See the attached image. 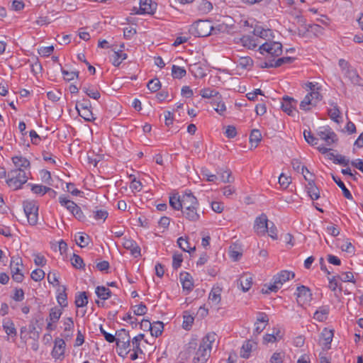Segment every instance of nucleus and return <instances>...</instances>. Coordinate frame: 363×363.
<instances>
[{
    "label": "nucleus",
    "mask_w": 363,
    "mask_h": 363,
    "mask_svg": "<svg viewBox=\"0 0 363 363\" xmlns=\"http://www.w3.org/2000/svg\"><path fill=\"white\" fill-rule=\"evenodd\" d=\"M216 337V333H210L202 339L193 359L194 363H205L207 361L210 357L212 343L215 342Z\"/></svg>",
    "instance_id": "nucleus-1"
},
{
    "label": "nucleus",
    "mask_w": 363,
    "mask_h": 363,
    "mask_svg": "<svg viewBox=\"0 0 363 363\" xmlns=\"http://www.w3.org/2000/svg\"><path fill=\"white\" fill-rule=\"evenodd\" d=\"M182 207L184 216L190 220H197L199 219V214L197 213L198 201L196 198L191 194V192H186L182 196Z\"/></svg>",
    "instance_id": "nucleus-2"
},
{
    "label": "nucleus",
    "mask_w": 363,
    "mask_h": 363,
    "mask_svg": "<svg viewBox=\"0 0 363 363\" xmlns=\"http://www.w3.org/2000/svg\"><path fill=\"white\" fill-rule=\"evenodd\" d=\"M303 88L308 92L304 99L300 103V108L303 111H311L315 108L318 103V86L313 82H307Z\"/></svg>",
    "instance_id": "nucleus-3"
},
{
    "label": "nucleus",
    "mask_w": 363,
    "mask_h": 363,
    "mask_svg": "<svg viewBox=\"0 0 363 363\" xmlns=\"http://www.w3.org/2000/svg\"><path fill=\"white\" fill-rule=\"evenodd\" d=\"M294 276L295 274L293 272L283 270L275 275L272 279L273 282L265 285L262 291L264 294H269L271 291L276 292L284 282L289 280L290 277L294 278Z\"/></svg>",
    "instance_id": "nucleus-4"
},
{
    "label": "nucleus",
    "mask_w": 363,
    "mask_h": 363,
    "mask_svg": "<svg viewBox=\"0 0 363 363\" xmlns=\"http://www.w3.org/2000/svg\"><path fill=\"white\" fill-rule=\"evenodd\" d=\"M6 184L13 190H17L28 181L26 172L21 169H11L8 173Z\"/></svg>",
    "instance_id": "nucleus-5"
},
{
    "label": "nucleus",
    "mask_w": 363,
    "mask_h": 363,
    "mask_svg": "<svg viewBox=\"0 0 363 363\" xmlns=\"http://www.w3.org/2000/svg\"><path fill=\"white\" fill-rule=\"evenodd\" d=\"M213 26L208 21H198L191 26L189 32L196 37H206L211 34Z\"/></svg>",
    "instance_id": "nucleus-6"
},
{
    "label": "nucleus",
    "mask_w": 363,
    "mask_h": 363,
    "mask_svg": "<svg viewBox=\"0 0 363 363\" xmlns=\"http://www.w3.org/2000/svg\"><path fill=\"white\" fill-rule=\"evenodd\" d=\"M259 52L269 57H278L282 53V45L279 42L267 41L259 48Z\"/></svg>",
    "instance_id": "nucleus-7"
},
{
    "label": "nucleus",
    "mask_w": 363,
    "mask_h": 363,
    "mask_svg": "<svg viewBox=\"0 0 363 363\" xmlns=\"http://www.w3.org/2000/svg\"><path fill=\"white\" fill-rule=\"evenodd\" d=\"M319 140L323 142L319 147L323 145L327 147H333L337 144L339 138L331 128H324L323 130L319 131Z\"/></svg>",
    "instance_id": "nucleus-8"
},
{
    "label": "nucleus",
    "mask_w": 363,
    "mask_h": 363,
    "mask_svg": "<svg viewBox=\"0 0 363 363\" xmlns=\"http://www.w3.org/2000/svg\"><path fill=\"white\" fill-rule=\"evenodd\" d=\"M334 152L333 147H327L323 145L319 147V152L322 155H326V157L330 160H333L335 164H340L344 167L349 165L350 162L349 159L346 158L344 155L335 154Z\"/></svg>",
    "instance_id": "nucleus-9"
},
{
    "label": "nucleus",
    "mask_w": 363,
    "mask_h": 363,
    "mask_svg": "<svg viewBox=\"0 0 363 363\" xmlns=\"http://www.w3.org/2000/svg\"><path fill=\"white\" fill-rule=\"evenodd\" d=\"M23 211L30 225H35L38 219V206L34 201H25Z\"/></svg>",
    "instance_id": "nucleus-10"
},
{
    "label": "nucleus",
    "mask_w": 363,
    "mask_h": 363,
    "mask_svg": "<svg viewBox=\"0 0 363 363\" xmlns=\"http://www.w3.org/2000/svg\"><path fill=\"white\" fill-rule=\"evenodd\" d=\"M304 179L308 182V185L306 186L307 193L310 196L312 201H315L318 199V193L315 191V189L316 187L315 185V174L309 171V169L306 167V169H302V172Z\"/></svg>",
    "instance_id": "nucleus-11"
},
{
    "label": "nucleus",
    "mask_w": 363,
    "mask_h": 363,
    "mask_svg": "<svg viewBox=\"0 0 363 363\" xmlns=\"http://www.w3.org/2000/svg\"><path fill=\"white\" fill-rule=\"evenodd\" d=\"M23 267L22 259L19 257H13L11 258L10 268L12 275V279L20 283L23 280L24 275L21 272Z\"/></svg>",
    "instance_id": "nucleus-12"
},
{
    "label": "nucleus",
    "mask_w": 363,
    "mask_h": 363,
    "mask_svg": "<svg viewBox=\"0 0 363 363\" xmlns=\"http://www.w3.org/2000/svg\"><path fill=\"white\" fill-rule=\"evenodd\" d=\"M116 342L117 346L121 349L123 350L126 352L131 350L130 345V337L128 332L125 329H122L116 333Z\"/></svg>",
    "instance_id": "nucleus-13"
},
{
    "label": "nucleus",
    "mask_w": 363,
    "mask_h": 363,
    "mask_svg": "<svg viewBox=\"0 0 363 363\" xmlns=\"http://www.w3.org/2000/svg\"><path fill=\"white\" fill-rule=\"evenodd\" d=\"M157 6V3L153 0H140V7L135 13L152 15L155 13Z\"/></svg>",
    "instance_id": "nucleus-14"
},
{
    "label": "nucleus",
    "mask_w": 363,
    "mask_h": 363,
    "mask_svg": "<svg viewBox=\"0 0 363 363\" xmlns=\"http://www.w3.org/2000/svg\"><path fill=\"white\" fill-rule=\"evenodd\" d=\"M268 229V219L265 214L262 213L256 218L254 224V230L259 235H264Z\"/></svg>",
    "instance_id": "nucleus-15"
},
{
    "label": "nucleus",
    "mask_w": 363,
    "mask_h": 363,
    "mask_svg": "<svg viewBox=\"0 0 363 363\" xmlns=\"http://www.w3.org/2000/svg\"><path fill=\"white\" fill-rule=\"evenodd\" d=\"M297 301L300 305H304L311 300V293L310 289L305 286H301L296 289Z\"/></svg>",
    "instance_id": "nucleus-16"
},
{
    "label": "nucleus",
    "mask_w": 363,
    "mask_h": 363,
    "mask_svg": "<svg viewBox=\"0 0 363 363\" xmlns=\"http://www.w3.org/2000/svg\"><path fill=\"white\" fill-rule=\"evenodd\" d=\"M269 318L266 313H259L257 317V320L255 323V329L253 334L255 335H259L266 328L268 324Z\"/></svg>",
    "instance_id": "nucleus-17"
},
{
    "label": "nucleus",
    "mask_w": 363,
    "mask_h": 363,
    "mask_svg": "<svg viewBox=\"0 0 363 363\" xmlns=\"http://www.w3.org/2000/svg\"><path fill=\"white\" fill-rule=\"evenodd\" d=\"M297 101L289 96H284L281 104L282 110L289 116H294L296 112Z\"/></svg>",
    "instance_id": "nucleus-18"
},
{
    "label": "nucleus",
    "mask_w": 363,
    "mask_h": 363,
    "mask_svg": "<svg viewBox=\"0 0 363 363\" xmlns=\"http://www.w3.org/2000/svg\"><path fill=\"white\" fill-rule=\"evenodd\" d=\"M334 336V330L325 328L320 335V340H323V345L322 347L323 350L330 349V344Z\"/></svg>",
    "instance_id": "nucleus-19"
},
{
    "label": "nucleus",
    "mask_w": 363,
    "mask_h": 363,
    "mask_svg": "<svg viewBox=\"0 0 363 363\" xmlns=\"http://www.w3.org/2000/svg\"><path fill=\"white\" fill-rule=\"evenodd\" d=\"M65 342L61 338H56L54 342V347L52 356L55 359L62 358L65 351Z\"/></svg>",
    "instance_id": "nucleus-20"
},
{
    "label": "nucleus",
    "mask_w": 363,
    "mask_h": 363,
    "mask_svg": "<svg viewBox=\"0 0 363 363\" xmlns=\"http://www.w3.org/2000/svg\"><path fill=\"white\" fill-rule=\"evenodd\" d=\"M11 160L15 167L13 169H21L26 172L30 167L29 160L21 155L13 156L11 157Z\"/></svg>",
    "instance_id": "nucleus-21"
},
{
    "label": "nucleus",
    "mask_w": 363,
    "mask_h": 363,
    "mask_svg": "<svg viewBox=\"0 0 363 363\" xmlns=\"http://www.w3.org/2000/svg\"><path fill=\"white\" fill-rule=\"evenodd\" d=\"M123 245L125 249L130 250L131 255L135 257L140 255V248L134 240L124 238Z\"/></svg>",
    "instance_id": "nucleus-22"
},
{
    "label": "nucleus",
    "mask_w": 363,
    "mask_h": 363,
    "mask_svg": "<svg viewBox=\"0 0 363 363\" xmlns=\"http://www.w3.org/2000/svg\"><path fill=\"white\" fill-rule=\"evenodd\" d=\"M113 53L111 56V61L112 64L118 67L121 62L127 58V54L123 52L121 50L112 49Z\"/></svg>",
    "instance_id": "nucleus-23"
},
{
    "label": "nucleus",
    "mask_w": 363,
    "mask_h": 363,
    "mask_svg": "<svg viewBox=\"0 0 363 363\" xmlns=\"http://www.w3.org/2000/svg\"><path fill=\"white\" fill-rule=\"evenodd\" d=\"M345 75L353 84L363 86V79L359 76L356 69H347L345 72Z\"/></svg>",
    "instance_id": "nucleus-24"
},
{
    "label": "nucleus",
    "mask_w": 363,
    "mask_h": 363,
    "mask_svg": "<svg viewBox=\"0 0 363 363\" xmlns=\"http://www.w3.org/2000/svg\"><path fill=\"white\" fill-rule=\"evenodd\" d=\"M240 42L242 46L248 48V49H255L259 42H257V38H256L254 35H244L241 38H240Z\"/></svg>",
    "instance_id": "nucleus-25"
},
{
    "label": "nucleus",
    "mask_w": 363,
    "mask_h": 363,
    "mask_svg": "<svg viewBox=\"0 0 363 363\" xmlns=\"http://www.w3.org/2000/svg\"><path fill=\"white\" fill-rule=\"evenodd\" d=\"M209 303L213 306H218L221 301V289L218 286L213 287L208 296Z\"/></svg>",
    "instance_id": "nucleus-26"
},
{
    "label": "nucleus",
    "mask_w": 363,
    "mask_h": 363,
    "mask_svg": "<svg viewBox=\"0 0 363 363\" xmlns=\"http://www.w3.org/2000/svg\"><path fill=\"white\" fill-rule=\"evenodd\" d=\"M63 333L62 336L65 338H71L73 335L74 322L72 318H67L64 320L63 323Z\"/></svg>",
    "instance_id": "nucleus-27"
},
{
    "label": "nucleus",
    "mask_w": 363,
    "mask_h": 363,
    "mask_svg": "<svg viewBox=\"0 0 363 363\" xmlns=\"http://www.w3.org/2000/svg\"><path fill=\"white\" fill-rule=\"evenodd\" d=\"M180 281L184 290H186L187 291H191L193 289L194 284L192 281V277L189 273H181Z\"/></svg>",
    "instance_id": "nucleus-28"
},
{
    "label": "nucleus",
    "mask_w": 363,
    "mask_h": 363,
    "mask_svg": "<svg viewBox=\"0 0 363 363\" xmlns=\"http://www.w3.org/2000/svg\"><path fill=\"white\" fill-rule=\"evenodd\" d=\"M332 178L336 184L341 189L344 196L347 199L352 200V195L348 189L345 186L343 182L337 176L332 175Z\"/></svg>",
    "instance_id": "nucleus-29"
},
{
    "label": "nucleus",
    "mask_w": 363,
    "mask_h": 363,
    "mask_svg": "<svg viewBox=\"0 0 363 363\" xmlns=\"http://www.w3.org/2000/svg\"><path fill=\"white\" fill-rule=\"evenodd\" d=\"M240 285L244 292L247 291L252 286V278L250 275H242L240 279Z\"/></svg>",
    "instance_id": "nucleus-30"
},
{
    "label": "nucleus",
    "mask_w": 363,
    "mask_h": 363,
    "mask_svg": "<svg viewBox=\"0 0 363 363\" xmlns=\"http://www.w3.org/2000/svg\"><path fill=\"white\" fill-rule=\"evenodd\" d=\"M95 292L97 296L102 300H107L111 295L110 289L103 286H97Z\"/></svg>",
    "instance_id": "nucleus-31"
},
{
    "label": "nucleus",
    "mask_w": 363,
    "mask_h": 363,
    "mask_svg": "<svg viewBox=\"0 0 363 363\" xmlns=\"http://www.w3.org/2000/svg\"><path fill=\"white\" fill-rule=\"evenodd\" d=\"M3 328L8 335L15 337L16 335V330L13 323L10 320H6L3 322Z\"/></svg>",
    "instance_id": "nucleus-32"
},
{
    "label": "nucleus",
    "mask_w": 363,
    "mask_h": 363,
    "mask_svg": "<svg viewBox=\"0 0 363 363\" xmlns=\"http://www.w3.org/2000/svg\"><path fill=\"white\" fill-rule=\"evenodd\" d=\"M163 328H164V325L162 322H160V321L154 322L153 323H152V325H151V329H150L151 335L156 337L160 336L163 331Z\"/></svg>",
    "instance_id": "nucleus-33"
},
{
    "label": "nucleus",
    "mask_w": 363,
    "mask_h": 363,
    "mask_svg": "<svg viewBox=\"0 0 363 363\" xmlns=\"http://www.w3.org/2000/svg\"><path fill=\"white\" fill-rule=\"evenodd\" d=\"M262 140V134L261 132L257 129H254L252 130L250 135V142L252 145V146L254 145L255 147H256L258 145V143Z\"/></svg>",
    "instance_id": "nucleus-34"
},
{
    "label": "nucleus",
    "mask_w": 363,
    "mask_h": 363,
    "mask_svg": "<svg viewBox=\"0 0 363 363\" xmlns=\"http://www.w3.org/2000/svg\"><path fill=\"white\" fill-rule=\"evenodd\" d=\"M59 202L62 206L66 208L70 213L73 211V209L75 208L77 205L74 201L68 199L67 197L64 196H61L59 197Z\"/></svg>",
    "instance_id": "nucleus-35"
},
{
    "label": "nucleus",
    "mask_w": 363,
    "mask_h": 363,
    "mask_svg": "<svg viewBox=\"0 0 363 363\" xmlns=\"http://www.w3.org/2000/svg\"><path fill=\"white\" fill-rule=\"evenodd\" d=\"M254 345L255 342L250 340L243 344L240 350V356L243 358H248L254 347Z\"/></svg>",
    "instance_id": "nucleus-36"
},
{
    "label": "nucleus",
    "mask_w": 363,
    "mask_h": 363,
    "mask_svg": "<svg viewBox=\"0 0 363 363\" xmlns=\"http://www.w3.org/2000/svg\"><path fill=\"white\" fill-rule=\"evenodd\" d=\"M254 36L258 39V38L265 39L271 35L272 30L269 29H264L261 27H257L254 29Z\"/></svg>",
    "instance_id": "nucleus-37"
},
{
    "label": "nucleus",
    "mask_w": 363,
    "mask_h": 363,
    "mask_svg": "<svg viewBox=\"0 0 363 363\" xmlns=\"http://www.w3.org/2000/svg\"><path fill=\"white\" fill-rule=\"evenodd\" d=\"M177 243L179 247L184 252H188L190 253L191 252L195 251L196 250L195 246H194L193 247H190L188 240L184 238L183 237H180L179 238H178Z\"/></svg>",
    "instance_id": "nucleus-38"
},
{
    "label": "nucleus",
    "mask_w": 363,
    "mask_h": 363,
    "mask_svg": "<svg viewBox=\"0 0 363 363\" xmlns=\"http://www.w3.org/2000/svg\"><path fill=\"white\" fill-rule=\"evenodd\" d=\"M77 111L79 115L86 121H92L95 119L90 108H85V107L82 106L81 109Z\"/></svg>",
    "instance_id": "nucleus-39"
},
{
    "label": "nucleus",
    "mask_w": 363,
    "mask_h": 363,
    "mask_svg": "<svg viewBox=\"0 0 363 363\" xmlns=\"http://www.w3.org/2000/svg\"><path fill=\"white\" fill-rule=\"evenodd\" d=\"M62 313L61 308L57 307L52 308L50 311L49 317L47 320L57 323L59 320Z\"/></svg>",
    "instance_id": "nucleus-40"
},
{
    "label": "nucleus",
    "mask_w": 363,
    "mask_h": 363,
    "mask_svg": "<svg viewBox=\"0 0 363 363\" xmlns=\"http://www.w3.org/2000/svg\"><path fill=\"white\" fill-rule=\"evenodd\" d=\"M144 335L143 334H139L138 335L135 336L133 338L130 345L133 347L131 350L133 351H137L140 352V353H143V350L140 347V342L143 340Z\"/></svg>",
    "instance_id": "nucleus-41"
},
{
    "label": "nucleus",
    "mask_w": 363,
    "mask_h": 363,
    "mask_svg": "<svg viewBox=\"0 0 363 363\" xmlns=\"http://www.w3.org/2000/svg\"><path fill=\"white\" fill-rule=\"evenodd\" d=\"M82 90L84 92L87 94L90 98L94 99H99L101 97V94L99 91L94 87L89 86H84Z\"/></svg>",
    "instance_id": "nucleus-42"
},
{
    "label": "nucleus",
    "mask_w": 363,
    "mask_h": 363,
    "mask_svg": "<svg viewBox=\"0 0 363 363\" xmlns=\"http://www.w3.org/2000/svg\"><path fill=\"white\" fill-rule=\"evenodd\" d=\"M186 74V71L184 67L173 65L172 67V75L175 79H182Z\"/></svg>",
    "instance_id": "nucleus-43"
},
{
    "label": "nucleus",
    "mask_w": 363,
    "mask_h": 363,
    "mask_svg": "<svg viewBox=\"0 0 363 363\" xmlns=\"http://www.w3.org/2000/svg\"><path fill=\"white\" fill-rule=\"evenodd\" d=\"M89 239V236L82 233H79L78 235L75 236L76 243L81 247H84L88 245Z\"/></svg>",
    "instance_id": "nucleus-44"
},
{
    "label": "nucleus",
    "mask_w": 363,
    "mask_h": 363,
    "mask_svg": "<svg viewBox=\"0 0 363 363\" xmlns=\"http://www.w3.org/2000/svg\"><path fill=\"white\" fill-rule=\"evenodd\" d=\"M169 204L175 210H180L182 207V197L174 195L169 198Z\"/></svg>",
    "instance_id": "nucleus-45"
},
{
    "label": "nucleus",
    "mask_w": 363,
    "mask_h": 363,
    "mask_svg": "<svg viewBox=\"0 0 363 363\" xmlns=\"http://www.w3.org/2000/svg\"><path fill=\"white\" fill-rule=\"evenodd\" d=\"M303 137L305 140L311 145H315L318 143V139L311 133V130H304Z\"/></svg>",
    "instance_id": "nucleus-46"
},
{
    "label": "nucleus",
    "mask_w": 363,
    "mask_h": 363,
    "mask_svg": "<svg viewBox=\"0 0 363 363\" xmlns=\"http://www.w3.org/2000/svg\"><path fill=\"white\" fill-rule=\"evenodd\" d=\"M338 280L340 279L337 278V276H333L332 277H328V287L331 291H335L337 288L339 289L340 291L342 290L341 284H338Z\"/></svg>",
    "instance_id": "nucleus-47"
},
{
    "label": "nucleus",
    "mask_w": 363,
    "mask_h": 363,
    "mask_svg": "<svg viewBox=\"0 0 363 363\" xmlns=\"http://www.w3.org/2000/svg\"><path fill=\"white\" fill-rule=\"evenodd\" d=\"M88 303V298L85 292H81L76 296L75 304L77 307H84Z\"/></svg>",
    "instance_id": "nucleus-48"
},
{
    "label": "nucleus",
    "mask_w": 363,
    "mask_h": 363,
    "mask_svg": "<svg viewBox=\"0 0 363 363\" xmlns=\"http://www.w3.org/2000/svg\"><path fill=\"white\" fill-rule=\"evenodd\" d=\"M200 95L205 99H210L218 95V92L215 89L209 88L203 89L200 91Z\"/></svg>",
    "instance_id": "nucleus-49"
},
{
    "label": "nucleus",
    "mask_w": 363,
    "mask_h": 363,
    "mask_svg": "<svg viewBox=\"0 0 363 363\" xmlns=\"http://www.w3.org/2000/svg\"><path fill=\"white\" fill-rule=\"evenodd\" d=\"M31 190L35 194L44 195L45 193L50 191L51 189L43 185L35 184L32 186Z\"/></svg>",
    "instance_id": "nucleus-50"
},
{
    "label": "nucleus",
    "mask_w": 363,
    "mask_h": 363,
    "mask_svg": "<svg viewBox=\"0 0 363 363\" xmlns=\"http://www.w3.org/2000/svg\"><path fill=\"white\" fill-rule=\"evenodd\" d=\"M337 278L344 282H352L355 283L354 275L351 272H342L341 274L337 275Z\"/></svg>",
    "instance_id": "nucleus-51"
},
{
    "label": "nucleus",
    "mask_w": 363,
    "mask_h": 363,
    "mask_svg": "<svg viewBox=\"0 0 363 363\" xmlns=\"http://www.w3.org/2000/svg\"><path fill=\"white\" fill-rule=\"evenodd\" d=\"M62 291L58 294V296L57 297V300L58 303L62 307H66L67 306V294L65 292L66 288L65 286H62Z\"/></svg>",
    "instance_id": "nucleus-52"
},
{
    "label": "nucleus",
    "mask_w": 363,
    "mask_h": 363,
    "mask_svg": "<svg viewBox=\"0 0 363 363\" xmlns=\"http://www.w3.org/2000/svg\"><path fill=\"white\" fill-rule=\"evenodd\" d=\"M199 9L202 13H207L213 9V5L209 1H202L199 6Z\"/></svg>",
    "instance_id": "nucleus-53"
},
{
    "label": "nucleus",
    "mask_w": 363,
    "mask_h": 363,
    "mask_svg": "<svg viewBox=\"0 0 363 363\" xmlns=\"http://www.w3.org/2000/svg\"><path fill=\"white\" fill-rule=\"evenodd\" d=\"M273 60L274 67H279L284 64L291 63L294 60V59L290 57H280V58L277 59V60Z\"/></svg>",
    "instance_id": "nucleus-54"
},
{
    "label": "nucleus",
    "mask_w": 363,
    "mask_h": 363,
    "mask_svg": "<svg viewBox=\"0 0 363 363\" xmlns=\"http://www.w3.org/2000/svg\"><path fill=\"white\" fill-rule=\"evenodd\" d=\"M329 311L330 307L328 306L319 307V322L324 321L328 318Z\"/></svg>",
    "instance_id": "nucleus-55"
},
{
    "label": "nucleus",
    "mask_w": 363,
    "mask_h": 363,
    "mask_svg": "<svg viewBox=\"0 0 363 363\" xmlns=\"http://www.w3.org/2000/svg\"><path fill=\"white\" fill-rule=\"evenodd\" d=\"M160 87L161 84L158 79H151L147 84V88L152 92L158 91Z\"/></svg>",
    "instance_id": "nucleus-56"
},
{
    "label": "nucleus",
    "mask_w": 363,
    "mask_h": 363,
    "mask_svg": "<svg viewBox=\"0 0 363 363\" xmlns=\"http://www.w3.org/2000/svg\"><path fill=\"white\" fill-rule=\"evenodd\" d=\"M93 213L94 218L96 220H102L103 221H104L106 219L108 215V212L104 209H97L94 211Z\"/></svg>",
    "instance_id": "nucleus-57"
},
{
    "label": "nucleus",
    "mask_w": 363,
    "mask_h": 363,
    "mask_svg": "<svg viewBox=\"0 0 363 363\" xmlns=\"http://www.w3.org/2000/svg\"><path fill=\"white\" fill-rule=\"evenodd\" d=\"M340 111L336 106L328 110L330 118L336 123H339L338 118H340Z\"/></svg>",
    "instance_id": "nucleus-58"
},
{
    "label": "nucleus",
    "mask_w": 363,
    "mask_h": 363,
    "mask_svg": "<svg viewBox=\"0 0 363 363\" xmlns=\"http://www.w3.org/2000/svg\"><path fill=\"white\" fill-rule=\"evenodd\" d=\"M30 277L35 281H41L45 277V272L40 269H37L31 272Z\"/></svg>",
    "instance_id": "nucleus-59"
},
{
    "label": "nucleus",
    "mask_w": 363,
    "mask_h": 363,
    "mask_svg": "<svg viewBox=\"0 0 363 363\" xmlns=\"http://www.w3.org/2000/svg\"><path fill=\"white\" fill-rule=\"evenodd\" d=\"M72 264L77 269H80L84 266L83 259L77 255L74 254L71 259Z\"/></svg>",
    "instance_id": "nucleus-60"
},
{
    "label": "nucleus",
    "mask_w": 363,
    "mask_h": 363,
    "mask_svg": "<svg viewBox=\"0 0 363 363\" xmlns=\"http://www.w3.org/2000/svg\"><path fill=\"white\" fill-rule=\"evenodd\" d=\"M134 314L136 315H143L147 312V307L143 303H140L138 306H134Z\"/></svg>",
    "instance_id": "nucleus-61"
},
{
    "label": "nucleus",
    "mask_w": 363,
    "mask_h": 363,
    "mask_svg": "<svg viewBox=\"0 0 363 363\" xmlns=\"http://www.w3.org/2000/svg\"><path fill=\"white\" fill-rule=\"evenodd\" d=\"M193 323H194V318L191 315H184V320H183V323H182L183 328H184L185 330H189L190 328L191 327Z\"/></svg>",
    "instance_id": "nucleus-62"
},
{
    "label": "nucleus",
    "mask_w": 363,
    "mask_h": 363,
    "mask_svg": "<svg viewBox=\"0 0 363 363\" xmlns=\"http://www.w3.org/2000/svg\"><path fill=\"white\" fill-rule=\"evenodd\" d=\"M291 182V179L289 177L281 174L279 177V183L284 188H287L289 184Z\"/></svg>",
    "instance_id": "nucleus-63"
},
{
    "label": "nucleus",
    "mask_w": 363,
    "mask_h": 363,
    "mask_svg": "<svg viewBox=\"0 0 363 363\" xmlns=\"http://www.w3.org/2000/svg\"><path fill=\"white\" fill-rule=\"evenodd\" d=\"M284 355L281 352H275L270 359V363H281L283 362Z\"/></svg>",
    "instance_id": "nucleus-64"
}]
</instances>
